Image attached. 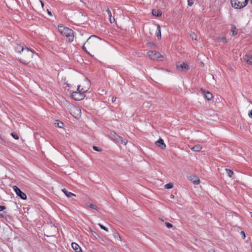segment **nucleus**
Instances as JSON below:
<instances>
[{
	"label": "nucleus",
	"mask_w": 252,
	"mask_h": 252,
	"mask_svg": "<svg viewBox=\"0 0 252 252\" xmlns=\"http://www.w3.org/2000/svg\"><path fill=\"white\" fill-rule=\"evenodd\" d=\"M40 2H41V4L42 5V7H43V6H44L43 2L41 0H40Z\"/></svg>",
	"instance_id": "37998d69"
},
{
	"label": "nucleus",
	"mask_w": 252,
	"mask_h": 252,
	"mask_svg": "<svg viewBox=\"0 0 252 252\" xmlns=\"http://www.w3.org/2000/svg\"><path fill=\"white\" fill-rule=\"evenodd\" d=\"M170 197L171 198H174V195H173V194H171V195H170Z\"/></svg>",
	"instance_id": "a18cd8bd"
},
{
	"label": "nucleus",
	"mask_w": 252,
	"mask_h": 252,
	"mask_svg": "<svg viewBox=\"0 0 252 252\" xmlns=\"http://www.w3.org/2000/svg\"><path fill=\"white\" fill-rule=\"evenodd\" d=\"M243 60L249 64H252V60H251L250 59H246V58H243Z\"/></svg>",
	"instance_id": "bb28decb"
},
{
	"label": "nucleus",
	"mask_w": 252,
	"mask_h": 252,
	"mask_svg": "<svg viewBox=\"0 0 252 252\" xmlns=\"http://www.w3.org/2000/svg\"><path fill=\"white\" fill-rule=\"evenodd\" d=\"M188 179L192 183L195 185H198L200 183V180L198 177L195 175H190L188 177Z\"/></svg>",
	"instance_id": "9b49d317"
},
{
	"label": "nucleus",
	"mask_w": 252,
	"mask_h": 252,
	"mask_svg": "<svg viewBox=\"0 0 252 252\" xmlns=\"http://www.w3.org/2000/svg\"><path fill=\"white\" fill-rule=\"evenodd\" d=\"M249 116L250 118H252V110L249 113Z\"/></svg>",
	"instance_id": "ea45409f"
},
{
	"label": "nucleus",
	"mask_w": 252,
	"mask_h": 252,
	"mask_svg": "<svg viewBox=\"0 0 252 252\" xmlns=\"http://www.w3.org/2000/svg\"><path fill=\"white\" fill-rule=\"evenodd\" d=\"M113 236L115 238V239L118 240V241H122L121 237L120 235V234L116 232H115L113 233Z\"/></svg>",
	"instance_id": "4be33fe9"
},
{
	"label": "nucleus",
	"mask_w": 252,
	"mask_h": 252,
	"mask_svg": "<svg viewBox=\"0 0 252 252\" xmlns=\"http://www.w3.org/2000/svg\"><path fill=\"white\" fill-rule=\"evenodd\" d=\"M20 61L22 63L27 64L32 58L33 52L28 48H22Z\"/></svg>",
	"instance_id": "f03ea898"
},
{
	"label": "nucleus",
	"mask_w": 252,
	"mask_h": 252,
	"mask_svg": "<svg viewBox=\"0 0 252 252\" xmlns=\"http://www.w3.org/2000/svg\"><path fill=\"white\" fill-rule=\"evenodd\" d=\"M189 36L193 40L197 39V36L194 33H190Z\"/></svg>",
	"instance_id": "c85d7f7f"
},
{
	"label": "nucleus",
	"mask_w": 252,
	"mask_h": 252,
	"mask_svg": "<svg viewBox=\"0 0 252 252\" xmlns=\"http://www.w3.org/2000/svg\"><path fill=\"white\" fill-rule=\"evenodd\" d=\"M231 32L232 33V35L233 36L237 34V29L235 27H232Z\"/></svg>",
	"instance_id": "a878e982"
},
{
	"label": "nucleus",
	"mask_w": 252,
	"mask_h": 252,
	"mask_svg": "<svg viewBox=\"0 0 252 252\" xmlns=\"http://www.w3.org/2000/svg\"><path fill=\"white\" fill-rule=\"evenodd\" d=\"M177 69L180 71H186L189 69V65L184 62H178L176 64Z\"/></svg>",
	"instance_id": "6e6552de"
},
{
	"label": "nucleus",
	"mask_w": 252,
	"mask_h": 252,
	"mask_svg": "<svg viewBox=\"0 0 252 252\" xmlns=\"http://www.w3.org/2000/svg\"><path fill=\"white\" fill-rule=\"evenodd\" d=\"M165 225L168 228H170L172 227V225L168 222H165Z\"/></svg>",
	"instance_id": "473e14b6"
},
{
	"label": "nucleus",
	"mask_w": 252,
	"mask_h": 252,
	"mask_svg": "<svg viewBox=\"0 0 252 252\" xmlns=\"http://www.w3.org/2000/svg\"><path fill=\"white\" fill-rule=\"evenodd\" d=\"M116 100V97H113L112 98V101L113 102H115Z\"/></svg>",
	"instance_id": "a19ab883"
},
{
	"label": "nucleus",
	"mask_w": 252,
	"mask_h": 252,
	"mask_svg": "<svg viewBox=\"0 0 252 252\" xmlns=\"http://www.w3.org/2000/svg\"><path fill=\"white\" fill-rule=\"evenodd\" d=\"M98 225L99 226V227L102 229H103L104 230L106 231H108V230L107 229V228H106L105 226H103V225H102L101 223H98Z\"/></svg>",
	"instance_id": "c756f323"
},
{
	"label": "nucleus",
	"mask_w": 252,
	"mask_h": 252,
	"mask_svg": "<svg viewBox=\"0 0 252 252\" xmlns=\"http://www.w3.org/2000/svg\"><path fill=\"white\" fill-rule=\"evenodd\" d=\"M201 65H202V66H204V63L202 62H201Z\"/></svg>",
	"instance_id": "de8ad7c7"
},
{
	"label": "nucleus",
	"mask_w": 252,
	"mask_h": 252,
	"mask_svg": "<svg viewBox=\"0 0 252 252\" xmlns=\"http://www.w3.org/2000/svg\"><path fill=\"white\" fill-rule=\"evenodd\" d=\"M190 149L193 151L199 152L202 149V146L200 145H196L191 147Z\"/></svg>",
	"instance_id": "a211bd4d"
},
{
	"label": "nucleus",
	"mask_w": 252,
	"mask_h": 252,
	"mask_svg": "<svg viewBox=\"0 0 252 252\" xmlns=\"http://www.w3.org/2000/svg\"><path fill=\"white\" fill-rule=\"evenodd\" d=\"M93 149L96 151H101V150L100 149H99L97 147L94 146L93 147Z\"/></svg>",
	"instance_id": "f704fd0d"
},
{
	"label": "nucleus",
	"mask_w": 252,
	"mask_h": 252,
	"mask_svg": "<svg viewBox=\"0 0 252 252\" xmlns=\"http://www.w3.org/2000/svg\"><path fill=\"white\" fill-rule=\"evenodd\" d=\"M5 209V207L0 205V211H3Z\"/></svg>",
	"instance_id": "58836bf2"
},
{
	"label": "nucleus",
	"mask_w": 252,
	"mask_h": 252,
	"mask_svg": "<svg viewBox=\"0 0 252 252\" xmlns=\"http://www.w3.org/2000/svg\"><path fill=\"white\" fill-rule=\"evenodd\" d=\"M71 96L74 100L78 101L82 100L85 97L84 93L78 89L77 92L72 93Z\"/></svg>",
	"instance_id": "423d86ee"
},
{
	"label": "nucleus",
	"mask_w": 252,
	"mask_h": 252,
	"mask_svg": "<svg viewBox=\"0 0 252 252\" xmlns=\"http://www.w3.org/2000/svg\"><path fill=\"white\" fill-rule=\"evenodd\" d=\"M55 124L57 125L60 128H62L63 126V124L62 122H60L58 120H56L55 122Z\"/></svg>",
	"instance_id": "5701e85b"
},
{
	"label": "nucleus",
	"mask_w": 252,
	"mask_h": 252,
	"mask_svg": "<svg viewBox=\"0 0 252 252\" xmlns=\"http://www.w3.org/2000/svg\"><path fill=\"white\" fill-rule=\"evenodd\" d=\"M11 135L15 139H19V136L17 135L14 134V133H11Z\"/></svg>",
	"instance_id": "2f4dec72"
},
{
	"label": "nucleus",
	"mask_w": 252,
	"mask_h": 252,
	"mask_svg": "<svg viewBox=\"0 0 252 252\" xmlns=\"http://www.w3.org/2000/svg\"><path fill=\"white\" fill-rule=\"evenodd\" d=\"M106 12L109 15L110 22L111 23H113L115 22V18L112 17L111 11L109 9H107L106 10Z\"/></svg>",
	"instance_id": "f3484780"
},
{
	"label": "nucleus",
	"mask_w": 252,
	"mask_h": 252,
	"mask_svg": "<svg viewBox=\"0 0 252 252\" xmlns=\"http://www.w3.org/2000/svg\"><path fill=\"white\" fill-rule=\"evenodd\" d=\"M220 41L223 43H225L226 42V39L224 37H222L220 39Z\"/></svg>",
	"instance_id": "e433bc0d"
},
{
	"label": "nucleus",
	"mask_w": 252,
	"mask_h": 252,
	"mask_svg": "<svg viewBox=\"0 0 252 252\" xmlns=\"http://www.w3.org/2000/svg\"><path fill=\"white\" fill-rule=\"evenodd\" d=\"M71 114L75 118H79L81 116V110L78 107L73 106L71 109Z\"/></svg>",
	"instance_id": "1a4fd4ad"
},
{
	"label": "nucleus",
	"mask_w": 252,
	"mask_h": 252,
	"mask_svg": "<svg viewBox=\"0 0 252 252\" xmlns=\"http://www.w3.org/2000/svg\"><path fill=\"white\" fill-rule=\"evenodd\" d=\"M104 43V41L100 38L93 35L90 36L82 46L83 50L88 54L89 51L96 52L99 50Z\"/></svg>",
	"instance_id": "f257e3e1"
},
{
	"label": "nucleus",
	"mask_w": 252,
	"mask_h": 252,
	"mask_svg": "<svg viewBox=\"0 0 252 252\" xmlns=\"http://www.w3.org/2000/svg\"><path fill=\"white\" fill-rule=\"evenodd\" d=\"M149 57L153 60H158L159 58H162V55L156 51H150L147 53Z\"/></svg>",
	"instance_id": "0eeeda50"
},
{
	"label": "nucleus",
	"mask_w": 252,
	"mask_h": 252,
	"mask_svg": "<svg viewBox=\"0 0 252 252\" xmlns=\"http://www.w3.org/2000/svg\"><path fill=\"white\" fill-rule=\"evenodd\" d=\"M188 5H189V6H192V4H193V1H192V0H188Z\"/></svg>",
	"instance_id": "c9c22d12"
},
{
	"label": "nucleus",
	"mask_w": 252,
	"mask_h": 252,
	"mask_svg": "<svg viewBox=\"0 0 252 252\" xmlns=\"http://www.w3.org/2000/svg\"><path fill=\"white\" fill-rule=\"evenodd\" d=\"M156 144L161 149H164L166 147V145L164 144L163 140L162 139H159L158 141H156Z\"/></svg>",
	"instance_id": "4468645a"
},
{
	"label": "nucleus",
	"mask_w": 252,
	"mask_h": 252,
	"mask_svg": "<svg viewBox=\"0 0 252 252\" xmlns=\"http://www.w3.org/2000/svg\"><path fill=\"white\" fill-rule=\"evenodd\" d=\"M58 30L61 33L66 37L68 42H71L73 40V31L71 29L61 25L58 26Z\"/></svg>",
	"instance_id": "7ed1b4c3"
},
{
	"label": "nucleus",
	"mask_w": 252,
	"mask_h": 252,
	"mask_svg": "<svg viewBox=\"0 0 252 252\" xmlns=\"http://www.w3.org/2000/svg\"><path fill=\"white\" fill-rule=\"evenodd\" d=\"M71 246L72 249L76 252H81L82 249L80 248V247L76 243H72Z\"/></svg>",
	"instance_id": "2eb2a0df"
},
{
	"label": "nucleus",
	"mask_w": 252,
	"mask_h": 252,
	"mask_svg": "<svg viewBox=\"0 0 252 252\" xmlns=\"http://www.w3.org/2000/svg\"><path fill=\"white\" fill-rule=\"evenodd\" d=\"M86 205L87 206H88V207L91 208L92 209H94L96 210H97L98 209V207H97V206H96L92 203L88 202L86 204Z\"/></svg>",
	"instance_id": "aec40b11"
},
{
	"label": "nucleus",
	"mask_w": 252,
	"mask_h": 252,
	"mask_svg": "<svg viewBox=\"0 0 252 252\" xmlns=\"http://www.w3.org/2000/svg\"><path fill=\"white\" fill-rule=\"evenodd\" d=\"M13 189L15 191L16 194L19 196L22 199L26 200L27 199V195L25 193L22 192L20 189L17 186H14L13 187Z\"/></svg>",
	"instance_id": "9d476101"
},
{
	"label": "nucleus",
	"mask_w": 252,
	"mask_h": 252,
	"mask_svg": "<svg viewBox=\"0 0 252 252\" xmlns=\"http://www.w3.org/2000/svg\"><path fill=\"white\" fill-rule=\"evenodd\" d=\"M215 252L214 250H213V249H211V250H210L209 251V252Z\"/></svg>",
	"instance_id": "c03bdc74"
},
{
	"label": "nucleus",
	"mask_w": 252,
	"mask_h": 252,
	"mask_svg": "<svg viewBox=\"0 0 252 252\" xmlns=\"http://www.w3.org/2000/svg\"><path fill=\"white\" fill-rule=\"evenodd\" d=\"M152 14L154 16L159 17L161 15V12L159 10L154 9L152 10Z\"/></svg>",
	"instance_id": "6ab92c4d"
},
{
	"label": "nucleus",
	"mask_w": 252,
	"mask_h": 252,
	"mask_svg": "<svg viewBox=\"0 0 252 252\" xmlns=\"http://www.w3.org/2000/svg\"><path fill=\"white\" fill-rule=\"evenodd\" d=\"M109 137L113 140V141H115L117 143L119 142V140H121V137L117 134H116L115 133H112L109 135Z\"/></svg>",
	"instance_id": "ddd939ff"
},
{
	"label": "nucleus",
	"mask_w": 252,
	"mask_h": 252,
	"mask_svg": "<svg viewBox=\"0 0 252 252\" xmlns=\"http://www.w3.org/2000/svg\"><path fill=\"white\" fill-rule=\"evenodd\" d=\"M22 48H24L23 46L17 45L15 48L16 51L21 53Z\"/></svg>",
	"instance_id": "393cba45"
},
{
	"label": "nucleus",
	"mask_w": 252,
	"mask_h": 252,
	"mask_svg": "<svg viewBox=\"0 0 252 252\" xmlns=\"http://www.w3.org/2000/svg\"><path fill=\"white\" fill-rule=\"evenodd\" d=\"M250 214L251 215V217L252 218V212H251Z\"/></svg>",
	"instance_id": "09e8293b"
},
{
	"label": "nucleus",
	"mask_w": 252,
	"mask_h": 252,
	"mask_svg": "<svg viewBox=\"0 0 252 252\" xmlns=\"http://www.w3.org/2000/svg\"><path fill=\"white\" fill-rule=\"evenodd\" d=\"M91 87V84L89 80L84 78L83 81L82 83L78 86V90H79L81 91V92L84 93V94L86 93Z\"/></svg>",
	"instance_id": "20e7f679"
},
{
	"label": "nucleus",
	"mask_w": 252,
	"mask_h": 252,
	"mask_svg": "<svg viewBox=\"0 0 252 252\" xmlns=\"http://www.w3.org/2000/svg\"><path fill=\"white\" fill-rule=\"evenodd\" d=\"M63 192L65 194V195L68 197H71V196H75V194L72 193L70 192H68L65 189H62Z\"/></svg>",
	"instance_id": "dca6fc26"
},
{
	"label": "nucleus",
	"mask_w": 252,
	"mask_h": 252,
	"mask_svg": "<svg viewBox=\"0 0 252 252\" xmlns=\"http://www.w3.org/2000/svg\"><path fill=\"white\" fill-rule=\"evenodd\" d=\"M90 231L92 234V235L94 237H96L98 236V235L94 231H93L92 230L90 229Z\"/></svg>",
	"instance_id": "72a5a7b5"
},
{
	"label": "nucleus",
	"mask_w": 252,
	"mask_h": 252,
	"mask_svg": "<svg viewBox=\"0 0 252 252\" xmlns=\"http://www.w3.org/2000/svg\"><path fill=\"white\" fill-rule=\"evenodd\" d=\"M241 233L242 234V235L243 236V237L244 238L245 237V233L243 232V231H242L241 232Z\"/></svg>",
	"instance_id": "79ce46f5"
},
{
	"label": "nucleus",
	"mask_w": 252,
	"mask_h": 252,
	"mask_svg": "<svg viewBox=\"0 0 252 252\" xmlns=\"http://www.w3.org/2000/svg\"><path fill=\"white\" fill-rule=\"evenodd\" d=\"M48 13L49 15H51V12L50 11H49V10H48Z\"/></svg>",
	"instance_id": "49530a36"
},
{
	"label": "nucleus",
	"mask_w": 252,
	"mask_h": 252,
	"mask_svg": "<svg viewBox=\"0 0 252 252\" xmlns=\"http://www.w3.org/2000/svg\"><path fill=\"white\" fill-rule=\"evenodd\" d=\"M225 170H226L227 175L230 178L232 177V176L233 174V172L232 170H231L230 169H226Z\"/></svg>",
	"instance_id": "b1692460"
},
{
	"label": "nucleus",
	"mask_w": 252,
	"mask_h": 252,
	"mask_svg": "<svg viewBox=\"0 0 252 252\" xmlns=\"http://www.w3.org/2000/svg\"><path fill=\"white\" fill-rule=\"evenodd\" d=\"M248 0H231V4L235 9H241L247 4Z\"/></svg>",
	"instance_id": "39448f33"
},
{
	"label": "nucleus",
	"mask_w": 252,
	"mask_h": 252,
	"mask_svg": "<svg viewBox=\"0 0 252 252\" xmlns=\"http://www.w3.org/2000/svg\"><path fill=\"white\" fill-rule=\"evenodd\" d=\"M243 58H246V59H249L251 58V55L250 54H246L245 57Z\"/></svg>",
	"instance_id": "4c0bfd02"
},
{
	"label": "nucleus",
	"mask_w": 252,
	"mask_h": 252,
	"mask_svg": "<svg viewBox=\"0 0 252 252\" xmlns=\"http://www.w3.org/2000/svg\"><path fill=\"white\" fill-rule=\"evenodd\" d=\"M156 35L158 38H161V30H160V27L159 25H157V31L156 32Z\"/></svg>",
	"instance_id": "412c9836"
},
{
	"label": "nucleus",
	"mask_w": 252,
	"mask_h": 252,
	"mask_svg": "<svg viewBox=\"0 0 252 252\" xmlns=\"http://www.w3.org/2000/svg\"><path fill=\"white\" fill-rule=\"evenodd\" d=\"M119 143H121V144H123L125 145H126L127 143V141H125V140H124L123 139V138L121 137V140H119Z\"/></svg>",
	"instance_id": "7c9ffc66"
},
{
	"label": "nucleus",
	"mask_w": 252,
	"mask_h": 252,
	"mask_svg": "<svg viewBox=\"0 0 252 252\" xmlns=\"http://www.w3.org/2000/svg\"><path fill=\"white\" fill-rule=\"evenodd\" d=\"M251 3L252 4V0H251Z\"/></svg>",
	"instance_id": "8fccbe9b"
},
{
	"label": "nucleus",
	"mask_w": 252,
	"mask_h": 252,
	"mask_svg": "<svg viewBox=\"0 0 252 252\" xmlns=\"http://www.w3.org/2000/svg\"><path fill=\"white\" fill-rule=\"evenodd\" d=\"M201 92L202 93V94L204 95V97L208 100H210L213 98V95L211 93H210L208 91H205L204 90L201 89L200 90Z\"/></svg>",
	"instance_id": "f8f14e48"
},
{
	"label": "nucleus",
	"mask_w": 252,
	"mask_h": 252,
	"mask_svg": "<svg viewBox=\"0 0 252 252\" xmlns=\"http://www.w3.org/2000/svg\"><path fill=\"white\" fill-rule=\"evenodd\" d=\"M173 184L172 183H168L164 186L165 189H170L173 188Z\"/></svg>",
	"instance_id": "cd10ccee"
}]
</instances>
